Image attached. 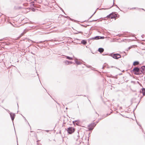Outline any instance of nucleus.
Returning <instances> with one entry per match:
<instances>
[{
	"mask_svg": "<svg viewBox=\"0 0 145 145\" xmlns=\"http://www.w3.org/2000/svg\"><path fill=\"white\" fill-rule=\"evenodd\" d=\"M81 25L83 27H87V26H85L81 24Z\"/></svg>",
	"mask_w": 145,
	"mask_h": 145,
	"instance_id": "nucleus-36",
	"label": "nucleus"
},
{
	"mask_svg": "<svg viewBox=\"0 0 145 145\" xmlns=\"http://www.w3.org/2000/svg\"><path fill=\"white\" fill-rule=\"evenodd\" d=\"M44 89H45V90H46V89L45 88H44Z\"/></svg>",
	"mask_w": 145,
	"mask_h": 145,
	"instance_id": "nucleus-60",
	"label": "nucleus"
},
{
	"mask_svg": "<svg viewBox=\"0 0 145 145\" xmlns=\"http://www.w3.org/2000/svg\"><path fill=\"white\" fill-rule=\"evenodd\" d=\"M80 122V121L79 120H75L72 121L73 123L75 125L76 124V125H78Z\"/></svg>",
	"mask_w": 145,
	"mask_h": 145,
	"instance_id": "nucleus-10",
	"label": "nucleus"
},
{
	"mask_svg": "<svg viewBox=\"0 0 145 145\" xmlns=\"http://www.w3.org/2000/svg\"><path fill=\"white\" fill-rule=\"evenodd\" d=\"M131 72H134L135 75H139L141 74L140 72V68L138 67H135L131 71Z\"/></svg>",
	"mask_w": 145,
	"mask_h": 145,
	"instance_id": "nucleus-1",
	"label": "nucleus"
},
{
	"mask_svg": "<svg viewBox=\"0 0 145 145\" xmlns=\"http://www.w3.org/2000/svg\"><path fill=\"white\" fill-rule=\"evenodd\" d=\"M104 68V67L103 66V67H102V69H103Z\"/></svg>",
	"mask_w": 145,
	"mask_h": 145,
	"instance_id": "nucleus-56",
	"label": "nucleus"
},
{
	"mask_svg": "<svg viewBox=\"0 0 145 145\" xmlns=\"http://www.w3.org/2000/svg\"><path fill=\"white\" fill-rule=\"evenodd\" d=\"M145 91V88H142L141 90H140V93H141L142 92Z\"/></svg>",
	"mask_w": 145,
	"mask_h": 145,
	"instance_id": "nucleus-22",
	"label": "nucleus"
},
{
	"mask_svg": "<svg viewBox=\"0 0 145 145\" xmlns=\"http://www.w3.org/2000/svg\"><path fill=\"white\" fill-rule=\"evenodd\" d=\"M110 77H111L112 78H116V79L117 78V75L116 76H112V75H111Z\"/></svg>",
	"mask_w": 145,
	"mask_h": 145,
	"instance_id": "nucleus-25",
	"label": "nucleus"
},
{
	"mask_svg": "<svg viewBox=\"0 0 145 145\" xmlns=\"http://www.w3.org/2000/svg\"><path fill=\"white\" fill-rule=\"evenodd\" d=\"M103 55H108V54H103Z\"/></svg>",
	"mask_w": 145,
	"mask_h": 145,
	"instance_id": "nucleus-38",
	"label": "nucleus"
},
{
	"mask_svg": "<svg viewBox=\"0 0 145 145\" xmlns=\"http://www.w3.org/2000/svg\"><path fill=\"white\" fill-rule=\"evenodd\" d=\"M79 33H81L82 34H83V32H82V31H77V32L76 33H75V34H78Z\"/></svg>",
	"mask_w": 145,
	"mask_h": 145,
	"instance_id": "nucleus-27",
	"label": "nucleus"
},
{
	"mask_svg": "<svg viewBox=\"0 0 145 145\" xmlns=\"http://www.w3.org/2000/svg\"><path fill=\"white\" fill-rule=\"evenodd\" d=\"M101 118L99 119V120H101Z\"/></svg>",
	"mask_w": 145,
	"mask_h": 145,
	"instance_id": "nucleus-53",
	"label": "nucleus"
},
{
	"mask_svg": "<svg viewBox=\"0 0 145 145\" xmlns=\"http://www.w3.org/2000/svg\"><path fill=\"white\" fill-rule=\"evenodd\" d=\"M112 54L113 53L110 54L109 56H111L115 59H117L121 57V56L120 54L116 53L113 54Z\"/></svg>",
	"mask_w": 145,
	"mask_h": 145,
	"instance_id": "nucleus-2",
	"label": "nucleus"
},
{
	"mask_svg": "<svg viewBox=\"0 0 145 145\" xmlns=\"http://www.w3.org/2000/svg\"><path fill=\"white\" fill-rule=\"evenodd\" d=\"M96 11V10L95 12L90 17L89 19L91 18L94 15V14H95Z\"/></svg>",
	"mask_w": 145,
	"mask_h": 145,
	"instance_id": "nucleus-32",
	"label": "nucleus"
},
{
	"mask_svg": "<svg viewBox=\"0 0 145 145\" xmlns=\"http://www.w3.org/2000/svg\"><path fill=\"white\" fill-rule=\"evenodd\" d=\"M98 51L100 53H101L104 51V49L102 48H98Z\"/></svg>",
	"mask_w": 145,
	"mask_h": 145,
	"instance_id": "nucleus-13",
	"label": "nucleus"
},
{
	"mask_svg": "<svg viewBox=\"0 0 145 145\" xmlns=\"http://www.w3.org/2000/svg\"><path fill=\"white\" fill-rule=\"evenodd\" d=\"M27 29H25L24 30V31L21 33V35L22 36L25 33H26L27 32Z\"/></svg>",
	"mask_w": 145,
	"mask_h": 145,
	"instance_id": "nucleus-19",
	"label": "nucleus"
},
{
	"mask_svg": "<svg viewBox=\"0 0 145 145\" xmlns=\"http://www.w3.org/2000/svg\"><path fill=\"white\" fill-rule=\"evenodd\" d=\"M46 40H44V41H39V42H37V43H43Z\"/></svg>",
	"mask_w": 145,
	"mask_h": 145,
	"instance_id": "nucleus-30",
	"label": "nucleus"
},
{
	"mask_svg": "<svg viewBox=\"0 0 145 145\" xmlns=\"http://www.w3.org/2000/svg\"><path fill=\"white\" fill-rule=\"evenodd\" d=\"M122 74V73H121L119 74V75H121V74Z\"/></svg>",
	"mask_w": 145,
	"mask_h": 145,
	"instance_id": "nucleus-44",
	"label": "nucleus"
},
{
	"mask_svg": "<svg viewBox=\"0 0 145 145\" xmlns=\"http://www.w3.org/2000/svg\"><path fill=\"white\" fill-rule=\"evenodd\" d=\"M34 7H32L31 8H30V9H31L32 11L33 12H35V11L36 9H35L34 8Z\"/></svg>",
	"mask_w": 145,
	"mask_h": 145,
	"instance_id": "nucleus-26",
	"label": "nucleus"
},
{
	"mask_svg": "<svg viewBox=\"0 0 145 145\" xmlns=\"http://www.w3.org/2000/svg\"><path fill=\"white\" fill-rule=\"evenodd\" d=\"M44 89H45V90H46V89L45 88H44Z\"/></svg>",
	"mask_w": 145,
	"mask_h": 145,
	"instance_id": "nucleus-59",
	"label": "nucleus"
},
{
	"mask_svg": "<svg viewBox=\"0 0 145 145\" xmlns=\"http://www.w3.org/2000/svg\"><path fill=\"white\" fill-rule=\"evenodd\" d=\"M9 114H10L11 119L12 121L13 122L15 118V113H13L12 112H10L9 113Z\"/></svg>",
	"mask_w": 145,
	"mask_h": 145,
	"instance_id": "nucleus-8",
	"label": "nucleus"
},
{
	"mask_svg": "<svg viewBox=\"0 0 145 145\" xmlns=\"http://www.w3.org/2000/svg\"><path fill=\"white\" fill-rule=\"evenodd\" d=\"M53 40H51V41H53Z\"/></svg>",
	"mask_w": 145,
	"mask_h": 145,
	"instance_id": "nucleus-64",
	"label": "nucleus"
},
{
	"mask_svg": "<svg viewBox=\"0 0 145 145\" xmlns=\"http://www.w3.org/2000/svg\"><path fill=\"white\" fill-rule=\"evenodd\" d=\"M131 48V47H129V49H130V48Z\"/></svg>",
	"mask_w": 145,
	"mask_h": 145,
	"instance_id": "nucleus-46",
	"label": "nucleus"
},
{
	"mask_svg": "<svg viewBox=\"0 0 145 145\" xmlns=\"http://www.w3.org/2000/svg\"><path fill=\"white\" fill-rule=\"evenodd\" d=\"M44 89H45V90H46V89L45 88H44Z\"/></svg>",
	"mask_w": 145,
	"mask_h": 145,
	"instance_id": "nucleus-61",
	"label": "nucleus"
},
{
	"mask_svg": "<svg viewBox=\"0 0 145 145\" xmlns=\"http://www.w3.org/2000/svg\"><path fill=\"white\" fill-rule=\"evenodd\" d=\"M64 63H65V64H67V65H70L71 64L73 63L71 61H69L67 60H66V61H64Z\"/></svg>",
	"mask_w": 145,
	"mask_h": 145,
	"instance_id": "nucleus-11",
	"label": "nucleus"
},
{
	"mask_svg": "<svg viewBox=\"0 0 145 145\" xmlns=\"http://www.w3.org/2000/svg\"><path fill=\"white\" fill-rule=\"evenodd\" d=\"M99 120L98 121H97V123H98V122H99Z\"/></svg>",
	"mask_w": 145,
	"mask_h": 145,
	"instance_id": "nucleus-51",
	"label": "nucleus"
},
{
	"mask_svg": "<svg viewBox=\"0 0 145 145\" xmlns=\"http://www.w3.org/2000/svg\"><path fill=\"white\" fill-rule=\"evenodd\" d=\"M141 93H142L143 96L145 95V91L142 92Z\"/></svg>",
	"mask_w": 145,
	"mask_h": 145,
	"instance_id": "nucleus-33",
	"label": "nucleus"
},
{
	"mask_svg": "<svg viewBox=\"0 0 145 145\" xmlns=\"http://www.w3.org/2000/svg\"><path fill=\"white\" fill-rule=\"evenodd\" d=\"M84 97H86V95H83Z\"/></svg>",
	"mask_w": 145,
	"mask_h": 145,
	"instance_id": "nucleus-54",
	"label": "nucleus"
},
{
	"mask_svg": "<svg viewBox=\"0 0 145 145\" xmlns=\"http://www.w3.org/2000/svg\"><path fill=\"white\" fill-rule=\"evenodd\" d=\"M98 19H97V20H93V22H95V21H97V20H98Z\"/></svg>",
	"mask_w": 145,
	"mask_h": 145,
	"instance_id": "nucleus-40",
	"label": "nucleus"
},
{
	"mask_svg": "<svg viewBox=\"0 0 145 145\" xmlns=\"http://www.w3.org/2000/svg\"><path fill=\"white\" fill-rule=\"evenodd\" d=\"M44 89H45V90H46V89L45 88H44Z\"/></svg>",
	"mask_w": 145,
	"mask_h": 145,
	"instance_id": "nucleus-62",
	"label": "nucleus"
},
{
	"mask_svg": "<svg viewBox=\"0 0 145 145\" xmlns=\"http://www.w3.org/2000/svg\"><path fill=\"white\" fill-rule=\"evenodd\" d=\"M66 109H67V108H66Z\"/></svg>",
	"mask_w": 145,
	"mask_h": 145,
	"instance_id": "nucleus-63",
	"label": "nucleus"
},
{
	"mask_svg": "<svg viewBox=\"0 0 145 145\" xmlns=\"http://www.w3.org/2000/svg\"><path fill=\"white\" fill-rule=\"evenodd\" d=\"M114 0H113V5L112 6H111V7H109V8H102L101 9H104V10H105V9H109L111 8L114 5Z\"/></svg>",
	"mask_w": 145,
	"mask_h": 145,
	"instance_id": "nucleus-21",
	"label": "nucleus"
},
{
	"mask_svg": "<svg viewBox=\"0 0 145 145\" xmlns=\"http://www.w3.org/2000/svg\"><path fill=\"white\" fill-rule=\"evenodd\" d=\"M78 140V138H77V139H76V141H77V140Z\"/></svg>",
	"mask_w": 145,
	"mask_h": 145,
	"instance_id": "nucleus-55",
	"label": "nucleus"
},
{
	"mask_svg": "<svg viewBox=\"0 0 145 145\" xmlns=\"http://www.w3.org/2000/svg\"><path fill=\"white\" fill-rule=\"evenodd\" d=\"M124 52L125 54V55H126V53H125V52Z\"/></svg>",
	"mask_w": 145,
	"mask_h": 145,
	"instance_id": "nucleus-52",
	"label": "nucleus"
},
{
	"mask_svg": "<svg viewBox=\"0 0 145 145\" xmlns=\"http://www.w3.org/2000/svg\"><path fill=\"white\" fill-rule=\"evenodd\" d=\"M84 65H85L87 68H91L92 67L90 65H88L87 64H84Z\"/></svg>",
	"mask_w": 145,
	"mask_h": 145,
	"instance_id": "nucleus-23",
	"label": "nucleus"
},
{
	"mask_svg": "<svg viewBox=\"0 0 145 145\" xmlns=\"http://www.w3.org/2000/svg\"><path fill=\"white\" fill-rule=\"evenodd\" d=\"M30 8H29V9L31 8L32 7H37L36 5L35 4V2L34 1L32 2H31L30 3Z\"/></svg>",
	"mask_w": 145,
	"mask_h": 145,
	"instance_id": "nucleus-7",
	"label": "nucleus"
},
{
	"mask_svg": "<svg viewBox=\"0 0 145 145\" xmlns=\"http://www.w3.org/2000/svg\"><path fill=\"white\" fill-rule=\"evenodd\" d=\"M98 39H104L105 37L103 36H98Z\"/></svg>",
	"mask_w": 145,
	"mask_h": 145,
	"instance_id": "nucleus-24",
	"label": "nucleus"
},
{
	"mask_svg": "<svg viewBox=\"0 0 145 145\" xmlns=\"http://www.w3.org/2000/svg\"><path fill=\"white\" fill-rule=\"evenodd\" d=\"M142 10H143L145 11V10L143 8H142Z\"/></svg>",
	"mask_w": 145,
	"mask_h": 145,
	"instance_id": "nucleus-50",
	"label": "nucleus"
},
{
	"mask_svg": "<svg viewBox=\"0 0 145 145\" xmlns=\"http://www.w3.org/2000/svg\"><path fill=\"white\" fill-rule=\"evenodd\" d=\"M98 36H96L93 37H92L89 39V41L90 40H98Z\"/></svg>",
	"mask_w": 145,
	"mask_h": 145,
	"instance_id": "nucleus-14",
	"label": "nucleus"
},
{
	"mask_svg": "<svg viewBox=\"0 0 145 145\" xmlns=\"http://www.w3.org/2000/svg\"><path fill=\"white\" fill-rule=\"evenodd\" d=\"M22 8V7H21L18 6H14V9L15 10H19Z\"/></svg>",
	"mask_w": 145,
	"mask_h": 145,
	"instance_id": "nucleus-17",
	"label": "nucleus"
},
{
	"mask_svg": "<svg viewBox=\"0 0 145 145\" xmlns=\"http://www.w3.org/2000/svg\"><path fill=\"white\" fill-rule=\"evenodd\" d=\"M113 13H110V14L106 16V17L108 18H110V17L112 16V15Z\"/></svg>",
	"mask_w": 145,
	"mask_h": 145,
	"instance_id": "nucleus-20",
	"label": "nucleus"
},
{
	"mask_svg": "<svg viewBox=\"0 0 145 145\" xmlns=\"http://www.w3.org/2000/svg\"><path fill=\"white\" fill-rule=\"evenodd\" d=\"M95 112L96 114H97L98 115V116H99V115L97 113V112L96 111H95Z\"/></svg>",
	"mask_w": 145,
	"mask_h": 145,
	"instance_id": "nucleus-45",
	"label": "nucleus"
},
{
	"mask_svg": "<svg viewBox=\"0 0 145 145\" xmlns=\"http://www.w3.org/2000/svg\"><path fill=\"white\" fill-rule=\"evenodd\" d=\"M114 5L115 6H116L117 8H119L120 10V8H119V7H118V6L116 4V5Z\"/></svg>",
	"mask_w": 145,
	"mask_h": 145,
	"instance_id": "nucleus-37",
	"label": "nucleus"
},
{
	"mask_svg": "<svg viewBox=\"0 0 145 145\" xmlns=\"http://www.w3.org/2000/svg\"><path fill=\"white\" fill-rule=\"evenodd\" d=\"M60 10H61V11L64 13V14H66L63 9L61 7H60Z\"/></svg>",
	"mask_w": 145,
	"mask_h": 145,
	"instance_id": "nucleus-31",
	"label": "nucleus"
},
{
	"mask_svg": "<svg viewBox=\"0 0 145 145\" xmlns=\"http://www.w3.org/2000/svg\"><path fill=\"white\" fill-rule=\"evenodd\" d=\"M88 100H89V101L91 103L90 101L89 100V99H88Z\"/></svg>",
	"mask_w": 145,
	"mask_h": 145,
	"instance_id": "nucleus-49",
	"label": "nucleus"
},
{
	"mask_svg": "<svg viewBox=\"0 0 145 145\" xmlns=\"http://www.w3.org/2000/svg\"><path fill=\"white\" fill-rule=\"evenodd\" d=\"M81 60L82 62H84V61H83L82 60ZM84 63H85V62H84Z\"/></svg>",
	"mask_w": 145,
	"mask_h": 145,
	"instance_id": "nucleus-48",
	"label": "nucleus"
},
{
	"mask_svg": "<svg viewBox=\"0 0 145 145\" xmlns=\"http://www.w3.org/2000/svg\"><path fill=\"white\" fill-rule=\"evenodd\" d=\"M136 122H137V124L138 125H139V126H140V127L142 128V127H141V125H140L138 123V122H137V121H136Z\"/></svg>",
	"mask_w": 145,
	"mask_h": 145,
	"instance_id": "nucleus-35",
	"label": "nucleus"
},
{
	"mask_svg": "<svg viewBox=\"0 0 145 145\" xmlns=\"http://www.w3.org/2000/svg\"><path fill=\"white\" fill-rule=\"evenodd\" d=\"M96 125V124H95L94 122L91 123V124L89 125L88 126L89 130V131H92Z\"/></svg>",
	"mask_w": 145,
	"mask_h": 145,
	"instance_id": "nucleus-3",
	"label": "nucleus"
},
{
	"mask_svg": "<svg viewBox=\"0 0 145 145\" xmlns=\"http://www.w3.org/2000/svg\"><path fill=\"white\" fill-rule=\"evenodd\" d=\"M6 111H7L9 113L10 112V111H9L7 109H6Z\"/></svg>",
	"mask_w": 145,
	"mask_h": 145,
	"instance_id": "nucleus-39",
	"label": "nucleus"
},
{
	"mask_svg": "<svg viewBox=\"0 0 145 145\" xmlns=\"http://www.w3.org/2000/svg\"><path fill=\"white\" fill-rule=\"evenodd\" d=\"M117 36H118L119 37H121L122 36V34H118L117 35Z\"/></svg>",
	"mask_w": 145,
	"mask_h": 145,
	"instance_id": "nucleus-34",
	"label": "nucleus"
},
{
	"mask_svg": "<svg viewBox=\"0 0 145 145\" xmlns=\"http://www.w3.org/2000/svg\"><path fill=\"white\" fill-rule=\"evenodd\" d=\"M110 114H106V116H105V115H104L103 116V118H105V117L108 116V115H110Z\"/></svg>",
	"mask_w": 145,
	"mask_h": 145,
	"instance_id": "nucleus-28",
	"label": "nucleus"
},
{
	"mask_svg": "<svg viewBox=\"0 0 145 145\" xmlns=\"http://www.w3.org/2000/svg\"><path fill=\"white\" fill-rule=\"evenodd\" d=\"M112 13H113L112 15V16L110 17V18H114L115 20L116 18L119 17V15L118 14L117 12H113Z\"/></svg>",
	"mask_w": 145,
	"mask_h": 145,
	"instance_id": "nucleus-4",
	"label": "nucleus"
},
{
	"mask_svg": "<svg viewBox=\"0 0 145 145\" xmlns=\"http://www.w3.org/2000/svg\"><path fill=\"white\" fill-rule=\"evenodd\" d=\"M28 5V4L27 3H24L23 4V5L24 6H27V5Z\"/></svg>",
	"mask_w": 145,
	"mask_h": 145,
	"instance_id": "nucleus-29",
	"label": "nucleus"
},
{
	"mask_svg": "<svg viewBox=\"0 0 145 145\" xmlns=\"http://www.w3.org/2000/svg\"><path fill=\"white\" fill-rule=\"evenodd\" d=\"M74 58V61L75 63H74V64L76 63L77 65H80L82 64V63L80 61H78L76 58L75 57Z\"/></svg>",
	"mask_w": 145,
	"mask_h": 145,
	"instance_id": "nucleus-9",
	"label": "nucleus"
},
{
	"mask_svg": "<svg viewBox=\"0 0 145 145\" xmlns=\"http://www.w3.org/2000/svg\"><path fill=\"white\" fill-rule=\"evenodd\" d=\"M65 56L66 57V58L70 60H72L73 59V58L72 57L67 56Z\"/></svg>",
	"mask_w": 145,
	"mask_h": 145,
	"instance_id": "nucleus-18",
	"label": "nucleus"
},
{
	"mask_svg": "<svg viewBox=\"0 0 145 145\" xmlns=\"http://www.w3.org/2000/svg\"><path fill=\"white\" fill-rule=\"evenodd\" d=\"M81 43L84 45H85L87 43V41L85 40H82L81 41Z\"/></svg>",
	"mask_w": 145,
	"mask_h": 145,
	"instance_id": "nucleus-15",
	"label": "nucleus"
},
{
	"mask_svg": "<svg viewBox=\"0 0 145 145\" xmlns=\"http://www.w3.org/2000/svg\"><path fill=\"white\" fill-rule=\"evenodd\" d=\"M61 15L64 18H68V19H69V20H70L72 21H73L74 22L76 21L75 20L71 18L69 16H63V15Z\"/></svg>",
	"mask_w": 145,
	"mask_h": 145,
	"instance_id": "nucleus-12",
	"label": "nucleus"
},
{
	"mask_svg": "<svg viewBox=\"0 0 145 145\" xmlns=\"http://www.w3.org/2000/svg\"><path fill=\"white\" fill-rule=\"evenodd\" d=\"M140 68V73L144 74L145 73V66H143Z\"/></svg>",
	"mask_w": 145,
	"mask_h": 145,
	"instance_id": "nucleus-6",
	"label": "nucleus"
},
{
	"mask_svg": "<svg viewBox=\"0 0 145 145\" xmlns=\"http://www.w3.org/2000/svg\"><path fill=\"white\" fill-rule=\"evenodd\" d=\"M17 105H18V104H17Z\"/></svg>",
	"mask_w": 145,
	"mask_h": 145,
	"instance_id": "nucleus-57",
	"label": "nucleus"
},
{
	"mask_svg": "<svg viewBox=\"0 0 145 145\" xmlns=\"http://www.w3.org/2000/svg\"><path fill=\"white\" fill-rule=\"evenodd\" d=\"M139 64V62L137 61H135L133 62V65L134 66L138 65Z\"/></svg>",
	"mask_w": 145,
	"mask_h": 145,
	"instance_id": "nucleus-16",
	"label": "nucleus"
},
{
	"mask_svg": "<svg viewBox=\"0 0 145 145\" xmlns=\"http://www.w3.org/2000/svg\"><path fill=\"white\" fill-rule=\"evenodd\" d=\"M137 83L139 84V85H140V83L139 82H138V81L137 82Z\"/></svg>",
	"mask_w": 145,
	"mask_h": 145,
	"instance_id": "nucleus-47",
	"label": "nucleus"
},
{
	"mask_svg": "<svg viewBox=\"0 0 145 145\" xmlns=\"http://www.w3.org/2000/svg\"><path fill=\"white\" fill-rule=\"evenodd\" d=\"M123 71H124V70H123V71H122V72H123Z\"/></svg>",
	"mask_w": 145,
	"mask_h": 145,
	"instance_id": "nucleus-58",
	"label": "nucleus"
},
{
	"mask_svg": "<svg viewBox=\"0 0 145 145\" xmlns=\"http://www.w3.org/2000/svg\"><path fill=\"white\" fill-rule=\"evenodd\" d=\"M93 20H92V21H89V22H93Z\"/></svg>",
	"mask_w": 145,
	"mask_h": 145,
	"instance_id": "nucleus-43",
	"label": "nucleus"
},
{
	"mask_svg": "<svg viewBox=\"0 0 145 145\" xmlns=\"http://www.w3.org/2000/svg\"><path fill=\"white\" fill-rule=\"evenodd\" d=\"M67 131L68 133L71 134L74 132V129L72 127H69L67 128Z\"/></svg>",
	"mask_w": 145,
	"mask_h": 145,
	"instance_id": "nucleus-5",
	"label": "nucleus"
},
{
	"mask_svg": "<svg viewBox=\"0 0 145 145\" xmlns=\"http://www.w3.org/2000/svg\"><path fill=\"white\" fill-rule=\"evenodd\" d=\"M138 104L137 105H138ZM137 106H136V107L134 109V110H133V111H134V110L136 109V107H137Z\"/></svg>",
	"mask_w": 145,
	"mask_h": 145,
	"instance_id": "nucleus-42",
	"label": "nucleus"
},
{
	"mask_svg": "<svg viewBox=\"0 0 145 145\" xmlns=\"http://www.w3.org/2000/svg\"><path fill=\"white\" fill-rule=\"evenodd\" d=\"M23 117L24 118V119H25V120L26 121L27 120H26V119L24 117V116H23Z\"/></svg>",
	"mask_w": 145,
	"mask_h": 145,
	"instance_id": "nucleus-41",
	"label": "nucleus"
}]
</instances>
